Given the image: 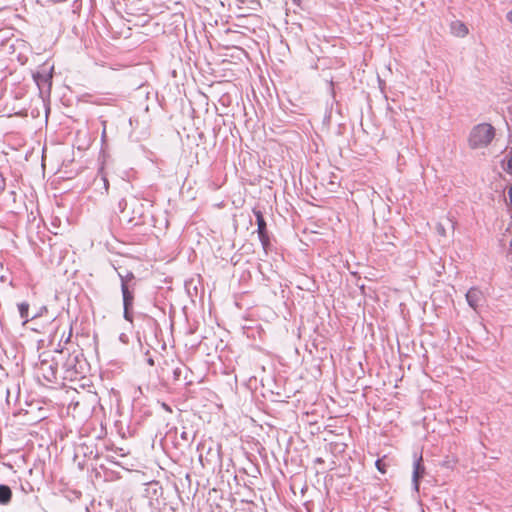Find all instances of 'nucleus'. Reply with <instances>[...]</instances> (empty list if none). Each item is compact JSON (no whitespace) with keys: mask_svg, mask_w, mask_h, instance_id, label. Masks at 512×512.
I'll use <instances>...</instances> for the list:
<instances>
[{"mask_svg":"<svg viewBox=\"0 0 512 512\" xmlns=\"http://www.w3.org/2000/svg\"><path fill=\"white\" fill-rule=\"evenodd\" d=\"M163 406H164V409H166V410H168V411H171V410L169 409V407H168V406H166L165 404H164Z\"/></svg>","mask_w":512,"mask_h":512,"instance_id":"nucleus-16","label":"nucleus"},{"mask_svg":"<svg viewBox=\"0 0 512 512\" xmlns=\"http://www.w3.org/2000/svg\"><path fill=\"white\" fill-rule=\"evenodd\" d=\"M58 365L53 358H44L40 361L37 372L38 378L43 379L48 383H53L57 380Z\"/></svg>","mask_w":512,"mask_h":512,"instance_id":"nucleus-3","label":"nucleus"},{"mask_svg":"<svg viewBox=\"0 0 512 512\" xmlns=\"http://www.w3.org/2000/svg\"><path fill=\"white\" fill-rule=\"evenodd\" d=\"M494 136V127L488 123H481L472 129L469 137V144L472 148L485 147L491 143Z\"/></svg>","mask_w":512,"mask_h":512,"instance_id":"nucleus-1","label":"nucleus"},{"mask_svg":"<svg viewBox=\"0 0 512 512\" xmlns=\"http://www.w3.org/2000/svg\"><path fill=\"white\" fill-rule=\"evenodd\" d=\"M507 18L512 22V11L507 14Z\"/></svg>","mask_w":512,"mask_h":512,"instance_id":"nucleus-15","label":"nucleus"},{"mask_svg":"<svg viewBox=\"0 0 512 512\" xmlns=\"http://www.w3.org/2000/svg\"><path fill=\"white\" fill-rule=\"evenodd\" d=\"M18 308H19L21 317L25 319V323L28 322L29 304L21 303V304H19Z\"/></svg>","mask_w":512,"mask_h":512,"instance_id":"nucleus-12","label":"nucleus"},{"mask_svg":"<svg viewBox=\"0 0 512 512\" xmlns=\"http://www.w3.org/2000/svg\"><path fill=\"white\" fill-rule=\"evenodd\" d=\"M121 218L128 223L137 224L143 217V205L138 201L128 203L125 200L119 202Z\"/></svg>","mask_w":512,"mask_h":512,"instance_id":"nucleus-2","label":"nucleus"},{"mask_svg":"<svg viewBox=\"0 0 512 512\" xmlns=\"http://www.w3.org/2000/svg\"><path fill=\"white\" fill-rule=\"evenodd\" d=\"M52 72H53V67H50L49 69L45 70L43 72V74L40 72L35 74L34 78H35L37 84L42 85V84L48 83L50 85L51 79H52Z\"/></svg>","mask_w":512,"mask_h":512,"instance_id":"nucleus-9","label":"nucleus"},{"mask_svg":"<svg viewBox=\"0 0 512 512\" xmlns=\"http://www.w3.org/2000/svg\"><path fill=\"white\" fill-rule=\"evenodd\" d=\"M505 171H506L508 174L512 175V155H511V156L508 158V160H507V166H506V168H505Z\"/></svg>","mask_w":512,"mask_h":512,"instance_id":"nucleus-13","label":"nucleus"},{"mask_svg":"<svg viewBox=\"0 0 512 512\" xmlns=\"http://www.w3.org/2000/svg\"><path fill=\"white\" fill-rule=\"evenodd\" d=\"M12 491L7 485H0V504L6 505L11 501Z\"/></svg>","mask_w":512,"mask_h":512,"instance_id":"nucleus-10","label":"nucleus"},{"mask_svg":"<svg viewBox=\"0 0 512 512\" xmlns=\"http://www.w3.org/2000/svg\"><path fill=\"white\" fill-rule=\"evenodd\" d=\"M122 294H123V303H124V317L128 321H132V317L129 313V309L133 304L134 297L132 293L129 291L128 286L123 283L122 284Z\"/></svg>","mask_w":512,"mask_h":512,"instance_id":"nucleus-4","label":"nucleus"},{"mask_svg":"<svg viewBox=\"0 0 512 512\" xmlns=\"http://www.w3.org/2000/svg\"><path fill=\"white\" fill-rule=\"evenodd\" d=\"M390 465L391 461L388 459L387 455H384L382 458L378 459L375 462L377 470L382 474H385L387 472V469Z\"/></svg>","mask_w":512,"mask_h":512,"instance_id":"nucleus-11","label":"nucleus"},{"mask_svg":"<svg viewBox=\"0 0 512 512\" xmlns=\"http://www.w3.org/2000/svg\"><path fill=\"white\" fill-rule=\"evenodd\" d=\"M422 460V455H420L414 464L413 481L416 489L419 488V479L422 478L425 473V467L422 464Z\"/></svg>","mask_w":512,"mask_h":512,"instance_id":"nucleus-7","label":"nucleus"},{"mask_svg":"<svg viewBox=\"0 0 512 512\" xmlns=\"http://www.w3.org/2000/svg\"><path fill=\"white\" fill-rule=\"evenodd\" d=\"M253 213L256 217V220H257V226H258V234H259V238L261 240L262 243H266L268 241V236H267V231H266V222L264 220V217H263V214L261 211L259 210H253Z\"/></svg>","mask_w":512,"mask_h":512,"instance_id":"nucleus-5","label":"nucleus"},{"mask_svg":"<svg viewBox=\"0 0 512 512\" xmlns=\"http://www.w3.org/2000/svg\"><path fill=\"white\" fill-rule=\"evenodd\" d=\"M450 28L451 33L456 37L463 38L467 36L469 33L467 26L462 21L459 20L452 22Z\"/></svg>","mask_w":512,"mask_h":512,"instance_id":"nucleus-8","label":"nucleus"},{"mask_svg":"<svg viewBox=\"0 0 512 512\" xmlns=\"http://www.w3.org/2000/svg\"><path fill=\"white\" fill-rule=\"evenodd\" d=\"M466 299L468 304L473 309H476L478 304L483 300V293L477 288H471L466 294Z\"/></svg>","mask_w":512,"mask_h":512,"instance_id":"nucleus-6","label":"nucleus"},{"mask_svg":"<svg viewBox=\"0 0 512 512\" xmlns=\"http://www.w3.org/2000/svg\"><path fill=\"white\" fill-rule=\"evenodd\" d=\"M509 205L512 208V185L508 188Z\"/></svg>","mask_w":512,"mask_h":512,"instance_id":"nucleus-14","label":"nucleus"}]
</instances>
